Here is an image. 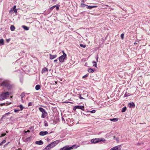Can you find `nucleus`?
Returning a JSON list of instances; mask_svg holds the SVG:
<instances>
[{"label":"nucleus","instance_id":"f257e3e1","mask_svg":"<svg viewBox=\"0 0 150 150\" xmlns=\"http://www.w3.org/2000/svg\"><path fill=\"white\" fill-rule=\"evenodd\" d=\"M105 141L104 139L103 138H95L92 139L91 142V143L96 144L100 142H104Z\"/></svg>","mask_w":150,"mask_h":150},{"label":"nucleus","instance_id":"f03ea898","mask_svg":"<svg viewBox=\"0 0 150 150\" xmlns=\"http://www.w3.org/2000/svg\"><path fill=\"white\" fill-rule=\"evenodd\" d=\"M9 93L8 92H2L1 94V100H4L6 99L9 96Z\"/></svg>","mask_w":150,"mask_h":150},{"label":"nucleus","instance_id":"7ed1b4c3","mask_svg":"<svg viewBox=\"0 0 150 150\" xmlns=\"http://www.w3.org/2000/svg\"><path fill=\"white\" fill-rule=\"evenodd\" d=\"M39 110L42 112V114L41 115V117L42 118H45L47 115V112L45 111V110L43 108L40 107L39 108Z\"/></svg>","mask_w":150,"mask_h":150},{"label":"nucleus","instance_id":"20e7f679","mask_svg":"<svg viewBox=\"0 0 150 150\" xmlns=\"http://www.w3.org/2000/svg\"><path fill=\"white\" fill-rule=\"evenodd\" d=\"M1 86H4L7 87H10L11 86L10 84V82L8 80H4L1 83Z\"/></svg>","mask_w":150,"mask_h":150},{"label":"nucleus","instance_id":"39448f33","mask_svg":"<svg viewBox=\"0 0 150 150\" xmlns=\"http://www.w3.org/2000/svg\"><path fill=\"white\" fill-rule=\"evenodd\" d=\"M63 54L61 56L59 57V61L61 62H63L65 58L67 57L66 54L64 52V51H62Z\"/></svg>","mask_w":150,"mask_h":150},{"label":"nucleus","instance_id":"423d86ee","mask_svg":"<svg viewBox=\"0 0 150 150\" xmlns=\"http://www.w3.org/2000/svg\"><path fill=\"white\" fill-rule=\"evenodd\" d=\"M75 146V145H74L70 147H69V146H66L64 147L61 148L60 150H69L73 149Z\"/></svg>","mask_w":150,"mask_h":150},{"label":"nucleus","instance_id":"0eeeda50","mask_svg":"<svg viewBox=\"0 0 150 150\" xmlns=\"http://www.w3.org/2000/svg\"><path fill=\"white\" fill-rule=\"evenodd\" d=\"M60 142L59 140H57L52 142L50 144L51 146L53 148L57 145Z\"/></svg>","mask_w":150,"mask_h":150},{"label":"nucleus","instance_id":"6e6552de","mask_svg":"<svg viewBox=\"0 0 150 150\" xmlns=\"http://www.w3.org/2000/svg\"><path fill=\"white\" fill-rule=\"evenodd\" d=\"M121 145H118L111 148L110 150H121Z\"/></svg>","mask_w":150,"mask_h":150},{"label":"nucleus","instance_id":"1a4fd4ad","mask_svg":"<svg viewBox=\"0 0 150 150\" xmlns=\"http://www.w3.org/2000/svg\"><path fill=\"white\" fill-rule=\"evenodd\" d=\"M48 134V132L47 131H41L39 133V135L41 136H44Z\"/></svg>","mask_w":150,"mask_h":150},{"label":"nucleus","instance_id":"9d476101","mask_svg":"<svg viewBox=\"0 0 150 150\" xmlns=\"http://www.w3.org/2000/svg\"><path fill=\"white\" fill-rule=\"evenodd\" d=\"M53 148L52 146H51L50 144H49L47 145L45 149H44V150H49Z\"/></svg>","mask_w":150,"mask_h":150},{"label":"nucleus","instance_id":"9b49d317","mask_svg":"<svg viewBox=\"0 0 150 150\" xmlns=\"http://www.w3.org/2000/svg\"><path fill=\"white\" fill-rule=\"evenodd\" d=\"M50 55V59H52L55 58L57 57V55L56 54H55L54 55H52L51 54H49Z\"/></svg>","mask_w":150,"mask_h":150},{"label":"nucleus","instance_id":"f8f14e48","mask_svg":"<svg viewBox=\"0 0 150 150\" xmlns=\"http://www.w3.org/2000/svg\"><path fill=\"white\" fill-rule=\"evenodd\" d=\"M36 144L38 145H42L43 144V142L42 140L39 141H37L35 142Z\"/></svg>","mask_w":150,"mask_h":150},{"label":"nucleus","instance_id":"ddd939ff","mask_svg":"<svg viewBox=\"0 0 150 150\" xmlns=\"http://www.w3.org/2000/svg\"><path fill=\"white\" fill-rule=\"evenodd\" d=\"M48 71V69L46 67H45L42 69L41 72L42 73V74L43 73H45V72H47Z\"/></svg>","mask_w":150,"mask_h":150},{"label":"nucleus","instance_id":"4468645a","mask_svg":"<svg viewBox=\"0 0 150 150\" xmlns=\"http://www.w3.org/2000/svg\"><path fill=\"white\" fill-rule=\"evenodd\" d=\"M87 6H88L87 7V8H88V9H91L93 8H96L98 7V6H88L87 5Z\"/></svg>","mask_w":150,"mask_h":150},{"label":"nucleus","instance_id":"2eb2a0df","mask_svg":"<svg viewBox=\"0 0 150 150\" xmlns=\"http://www.w3.org/2000/svg\"><path fill=\"white\" fill-rule=\"evenodd\" d=\"M77 109H79L81 110H84V106H77Z\"/></svg>","mask_w":150,"mask_h":150},{"label":"nucleus","instance_id":"dca6fc26","mask_svg":"<svg viewBox=\"0 0 150 150\" xmlns=\"http://www.w3.org/2000/svg\"><path fill=\"white\" fill-rule=\"evenodd\" d=\"M118 120V119L117 118H115L113 119H110V120L111 121L115 122L117 121Z\"/></svg>","mask_w":150,"mask_h":150},{"label":"nucleus","instance_id":"f3484780","mask_svg":"<svg viewBox=\"0 0 150 150\" xmlns=\"http://www.w3.org/2000/svg\"><path fill=\"white\" fill-rule=\"evenodd\" d=\"M87 71L90 73H93L94 72V71L92 69L90 68H88Z\"/></svg>","mask_w":150,"mask_h":150},{"label":"nucleus","instance_id":"a211bd4d","mask_svg":"<svg viewBox=\"0 0 150 150\" xmlns=\"http://www.w3.org/2000/svg\"><path fill=\"white\" fill-rule=\"evenodd\" d=\"M25 93L23 92L21 93L20 96H21V99L22 100H23V97L25 96Z\"/></svg>","mask_w":150,"mask_h":150},{"label":"nucleus","instance_id":"6ab92c4d","mask_svg":"<svg viewBox=\"0 0 150 150\" xmlns=\"http://www.w3.org/2000/svg\"><path fill=\"white\" fill-rule=\"evenodd\" d=\"M10 29L11 31H13L15 30V28L13 25H11L10 27Z\"/></svg>","mask_w":150,"mask_h":150},{"label":"nucleus","instance_id":"aec40b11","mask_svg":"<svg viewBox=\"0 0 150 150\" xmlns=\"http://www.w3.org/2000/svg\"><path fill=\"white\" fill-rule=\"evenodd\" d=\"M40 88V86L39 85H37L35 86V89L36 90H38Z\"/></svg>","mask_w":150,"mask_h":150},{"label":"nucleus","instance_id":"412c9836","mask_svg":"<svg viewBox=\"0 0 150 150\" xmlns=\"http://www.w3.org/2000/svg\"><path fill=\"white\" fill-rule=\"evenodd\" d=\"M23 28L24 29V30H28L29 29V28L28 27L25 25H23Z\"/></svg>","mask_w":150,"mask_h":150},{"label":"nucleus","instance_id":"4be33fe9","mask_svg":"<svg viewBox=\"0 0 150 150\" xmlns=\"http://www.w3.org/2000/svg\"><path fill=\"white\" fill-rule=\"evenodd\" d=\"M129 105H130V107H134L135 106V105L133 103H129Z\"/></svg>","mask_w":150,"mask_h":150},{"label":"nucleus","instance_id":"5701e85b","mask_svg":"<svg viewBox=\"0 0 150 150\" xmlns=\"http://www.w3.org/2000/svg\"><path fill=\"white\" fill-rule=\"evenodd\" d=\"M130 95V93H129L127 92H126L125 95H124V97H127L129 96Z\"/></svg>","mask_w":150,"mask_h":150},{"label":"nucleus","instance_id":"b1692460","mask_svg":"<svg viewBox=\"0 0 150 150\" xmlns=\"http://www.w3.org/2000/svg\"><path fill=\"white\" fill-rule=\"evenodd\" d=\"M81 7H83L84 6H87V5L85 4L82 3H81Z\"/></svg>","mask_w":150,"mask_h":150},{"label":"nucleus","instance_id":"393cba45","mask_svg":"<svg viewBox=\"0 0 150 150\" xmlns=\"http://www.w3.org/2000/svg\"><path fill=\"white\" fill-rule=\"evenodd\" d=\"M127 109V108L126 107H124L122 108V110L121 111L122 112H125V111Z\"/></svg>","mask_w":150,"mask_h":150},{"label":"nucleus","instance_id":"a878e982","mask_svg":"<svg viewBox=\"0 0 150 150\" xmlns=\"http://www.w3.org/2000/svg\"><path fill=\"white\" fill-rule=\"evenodd\" d=\"M44 123V126L45 127L48 126V124L47 122L46 121H45Z\"/></svg>","mask_w":150,"mask_h":150},{"label":"nucleus","instance_id":"bb28decb","mask_svg":"<svg viewBox=\"0 0 150 150\" xmlns=\"http://www.w3.org/2000/svg\"><path fill=\"white\" fill-rule=\"evenodd\" d=\"M93 66H95L97 67V63L95 61H93Z\"/></svg>","mask_w":150,"mask_h":150},{"label":"nucleus","instance_id":"cd10ccee","mask_svg":"<svg viewBox=\"0 0 150 150\" xmlns=\"http://www.w3.org/2000/svg\"><path fill=\"white\" fill-rule=\"evenodd\" d=\"M9 13L11 14H12L13 13V10L12 9H11L9 11Z\"/></svg>","mask_w":150,"mask_h":150},{"label":"nucleus","instance_id":"c85d7f7f","mask_svg":"<svg viewBox=\"0 0 150 150\" xmlns=\"http://www.w3.org/2000/svg\"><path fill=\"white\" fill-rule=\"evenodd\" d=\"M10 114V113L9 112H8L6 113L4 115V116H3L2 117V119H3L4 118V117L6 116V115H9Z\"/></svg>","mask_w":150,"mask_h":150},{"label":"nucleus","instance_id":"c756f323","mask_svg":"<svg viewBox=\"0 0 150 150\" xmlns=\"http://www.w3.org/2000/svg\"><path fill=\"white\" fill-rule=\"evenodd\" d=\"M4 44V40L3 39H1V45Z\"/></svg>","mask_w":150,"mask_h":150},{"label":"nucleus","instance_id":"7c9ffc66","mask_svg":"<svg viewBox=\"0 0 150 150\" xmlns=\"http://www.w3.org/2000/svg\"><path fill=\"white\" fill-rule=\"evenodd\" d=\"M124 34L122 33L121 34V39L122 40H123L124 39Z\"/></svg>","mask_w":150,"mask_h":150},{"label":"nucleus","instance_id":"2f4dec72","mask_svg":"<svg viewBox=\"0 0 150 150\" xmlns=\"http://www.w3.org/2000/svg\"><path fill=\"white\" fill-rule=\"evenodd\" d=\"M90 112L92 113H94L96 112V110H93L92 111H90Z\"/></svg>","mask_w":150,"mask_h":150},{"label":"nucleus","instance_id":"473e14b6","mask_svg":"<svg viewBox=\"0 0 150 150\" xmlns=\"http://www.w3.org/2000/svg\"><path fill=\"white\" fill-rule=\"evenodd\" d=\"M5 142H6L5 140H4L1 142V145L5 143Z\"/></svg>","mask_w":150,"mask_h":150},{"label":"nucleus","instance_id":"72a5a7b5","mask_svg":"<svg viewBox=\"0 0 150 150\" xmlns=\"http://www.w3.org/2000/svg\"><path fill=\"white\" fill-rule=\"evenodd\" d=\"M80 46H81V47H82L83 48H85L86 46V45H84L82 44H80Z\"/></svg>","mask_w":150,"mask_h":150},{"label":"nucleus","instance_id":"f704fd0d","mask_svg":"<svg viewBox=\"0 0 150 150\" xmlns=\"http://www.w3.org/2000/svg\"><path fill=\"white\" fill-rule=\"evenodd\" d=\"M6 135V133H4V134H1V137H3L4 136H5V135Z\"/></svg>","mask_w":150,"mask_h":150},{"label":"nucleus","instance_id":"c9c22d12","mask_svg":"<svg viewBox=\"0 0 150 150\" xmlns=\"http://www.w3.org/2000/svg\"><path fill=\"white\" fill-rule=\"evenodd\" d=\"M20 111V110L18 109V110H16V109H14V112H18V111Z\"/></svg>","mask_w":150,"mask_h":150},{"label":"nucleus","instance_id":"e433bc0d","mask_svg":"<svg viewBox=\"0 0 150 150\" xmlns=\"http://www.w3.org/2000/svg\"><path fill=\"white\" fill-rule=\"evenodd\" d=\"M32 105V103L31 102H29L28 105V106H31Z\"/></svg>","mask_w":150,"mask_h":150},{"label":"nucleus","instance_id":"4c0bfd02","mask_svg":"<svg viewBox=\"0 0 150 150\" xmlns=\"http://www.w3.org/2000/svg\"><path fill=\"white\" fill-rule=\"evenodd\" d=\"M19 106L20 108L21 109V110H22L23 109V108L22 105H19Z\"/></svg>","mask_w":150,"mask_h":150},{"label":"nucleus","instance_id":"58836bf2","mask_svg":"<svg viewBox=\"0 0 150 150\" xmlns=\"http://www.w3.org/2000/svg\"><path fill=\"white\" fill-rule=\"evenodd\" d=\"M56 9L57 10H58L59 9V6H58V4H57V6H56Z\"/></svg>","mask_w":150,"mask_h":150},{"label":"nucleus","instance_id":"ea45409f","mask_svg":"<svg viewBox=\"0 0 150 150\" xmlns=\"http://www.w3.org/2000/svg\"><path fill=\"white\" fill-rule=\"evenodd\" d=\"M54 8L53 7V6H52V7H51L50 8V11H52Z\"/></svg>","mask_w":150,"mask_h":150},{"label":"nucleus","instance_id":"a19ab883","mask_svg":"<svg viewBox=\"0 0 150 150\" xmlns=\"http://www.w3.org/2000/svg\"><path fill=\"white\" fill-rule=\"evenodd\" d=\"M79 98L80 99H84V98L81 96V94L79 95Z\"/></svg>","mask_w":150,"mask_h":150},{"label":"nucleus","instance_id":"79ce46f5","mask_svg":"<svg viewBox=\"0 0 150 150\" xmlns=\"http://www.w3.org/2000/svg\"><path fill=\"white\" fill-rule=\"evenodd\" d=\"M13 11H14V13H17V9H13Z\"/></svg>","mask_w":150,"mask_h":150},{"label":"nucleus","instance_id":"37998d69","mask_svg":"<svg viewBox=\"0 0 150 150\" xmlns=\"http://www.w3.org/2000/svg\"><path fill=\"white\" fill-rule=\"evenodd\" d=\"M87 76H88L87 74H86V75H85L84 76H83L82 77V78H85V77H87Z\"/></svg>","mask_w":150,"mask_h":150},{"label":"nucleus","instance_id":"c03bdc74","mask_svg":"<svg viewBox=\"0 0 150 150\" xmlns=\"http://www.w3.org/2000/svg\"><path fill=\"white\" fill-rule=\"evenodd\" d=\"M77 106H75L73 108V110H76V109H77Z\"/></svg>","mask_w":150,"mask_h":150},{"label":"nucleus","instance_id":"a18cd8bd","mask_svg":"<svg viewBox=\"0 0 150 150\" xmlns=\"http://www.w3.org/2000/svg\"><path fill=\"white\" fill-rule=\"evenodd\" d=\"M16 6L15 5L14 6L13 8L12 9H16Z\"/></svg>","mask_w":150,"mask_h":150},{"label":"nucleus","instance_id":"49530a36","mask_svg":"<svg viewBox=\"0 0 150 150\" xmlns=\"http://www.w3.org/2000/svg\"><path fill=\"white\" fill-rule=\"evenodd\" d=\"M98 57L97 56V57H96V58L97 62H98Z\"/></svg>","mask_w":150,"mask_h":150},{"label":"nucleus","instance_id":"de8ad7c7","mask_svg":"<svg viewBox=\"0 0 150 150\" xmlns=\"http://www.w3.org/2000/svg\"><path fill=\"white\" fill-rule=\"evenodd\" d=\"M54 62H56L57 61V59L54 60Z\"/></svg>","mask_w":150,"mask_h":150},{"label":"nucleus","instance_id":"09e8293b","mask_svg":"<svg viewBox=\"0 0 150 150\" xmlns=\"http://www.w3.org/2000/svg\"><path fill=\"white\" fill-rule=\"evenodd\" d=\"M57 6V5H54V6H53V7L54 8L56 7V6Z\"/></svg>","mask_w":150,"mask_h":150},{"label":"nucleus","instance_id":"8fccbe9b","mask_svg":"<svg viewBox=\"0 0 150 150\" xmlns=\"http://www.w3.org/2000/svg\"><path fill=\"white\" fill-rule=\"evenodd\" d=\"M10 40L9 39H8V40H6L8 42Z\"/></svg>","mask_w":150,"mask_h":150},{"label":"nucleus","instance_id":"3c124183","mask_svg":"<svg viewBox=\"0 0 150 150\" xmlns=\"http://www.w3.org/2000/svg\"><path fill=\"white\" fill-rule=\"evenodd\" d=\"M4 104H2V103L1 104H0L1 106H2Z\"/></svg>","mask_w":150,"mask_h":150},{"label":"nucleus","instance_id":"603ef678","mask_svg":"<svg viewBox=\"0 0 150 150\" xmlns=\"http://www.w3.org/2000/svg\"><path fill=\"white\" fill-rule=\"evenodd\" d=\"M30 132V130H28L26 132Z\"/></svg>","mask_w":150,"mask_h":150},{"label":"nucleus","instance_id":"864d4df0","mask_svg":"<svg viewBox=\"0 0 150 150\" xmlns=\"http://www.w3.org/2000/svg\"><path fill=\"white\" fill-rule=\"evenodd\" d=\"M137 43L136 42H134V45H136V44H137Z\"/></svg>","mask_w":150,"mask_h":150},{"label":"nucleus","instance_id":"5fc2aeb1","mask_svg":"<svg viewBox=\"0 0 150 150\" xmlns=\"http://www.w3.org/2000/svg\"><path fill=\"white\" fill-rule=\"evenodd\" d=\"M105 6H108V5H105Z\"/></svg>","mask_w":150,"mask_h":150},{"label":"nucleus","instance_id":"6e6d98bb","mask_svg":"<svg viewBox=\"0 0 150 150\" xmlns=\"http://www.w3.org/2000/svg\"><path fill=\"white\" fill-rule=\"evenodd\" d=\"M10 97H11V98H12L13 96H10Z\"/></svg>","mask_w":150,"mask_h":150},{"label":"nucleus","instance_id":"4d7b16f0","mask_svg":"<svg viewBox=\"0 0 150 150\" xmlns=\"http://www.w3.org/2000/svg\"><path fill=\"white\" fill-rule=\"evenodd\" d=\"M62 120H64V118H63V117H62Z\"/></svg>","mask_w":150,"mask_h":150},{"label":"nucleus","instance_id":"13d9d810","mask_svg":"<svg viewBox=\"0 0 150 150\" xmlns=\"http://www.w3.org/2000/svg\"><path fill=\"white\" fill-rule=\"evenodd\" d=\"M62 120H64V118H63V117H62Z\"/></svg>","mask_w":150,"mask_h":150},{"label":"nucleus","instance_id":"bf43d9fd","mask_svg":"<svg viewBox=\"0 0 150 150\" xmlns=\"http://www.w3.org/2000/svg\"><path fill=\"white\" fill-rule=\"evenodd\" d=\"M55 83H56V84H57V82H56V81H55Z\"/></svg>","mask_w":150,"mask_h":150},{"label":"nucleus","instance_id":"052dcab7","mask_svg":"<svg viewBox=\"0 0 150 150\" xmlns=\"http://www.w3.org/2000/svg\"><path fill=\"white\" fill-rule=\"evenodd\" d=\"M19 150H21V149H19Z\"/></svg>","mask_w":150,"mask_h":150}]
</instances>
